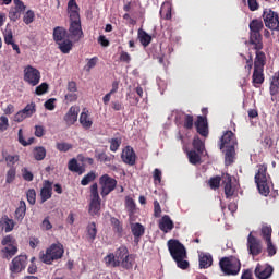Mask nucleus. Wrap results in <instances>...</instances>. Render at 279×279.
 I'll return each instance as SVG.
<instances>
[{"instance_id": "obj_1", "label": "nucleus", "mask_w": 279, "mask_h": 279, "mask_svg": "<svg viewBox=\"0 0 279 279\" xmlns=\"http://www.w3.org/2000/svg\"><path fill=\"white\" fill-rule=\"evenodd\" d=\"M265 24H263V20L254 19L248 24L250 29V38L248 44L253 46L255 51V59L250 54L248 59L243 56L244 60H246V64L244 66L246 73V80H250V75H252V68L265 69L267 64V54L263 52V48L265 45L263 44V32Z\"/></svg>"}, {"instance_id": "obj_2", "label": "nucleus", "mask_w": 279, "mask_h": 279, "mask_svg": "<svg viewBox=\"0 0 279 279\" xmlns=\"http://www.w3.org/2000/svg\"><path fill=\"white\" fill-rule=\"evenodd\" d=\"M167 246L171 258L177 263L179 269L186 270L191 267V264L186 260L189 258L186 246H184L180 240L170 239Z\"/></svg>"}, {"instance_id": "obj_3", "label": "nucleus", "mask_w": 279, "mask_h": 279, "mask_svg": "<svg viewBox=\"0 0 279 279\" xmlns=\"http://www.w3.org/2000/svg\"><path fill=\"white\" fill-rule=\"evenodd\" d=\"M219 267L225 276H239L241 271V260L234 256L222 257L219 260Z\"/></svg>"}, {"instance_id": "obj_4", "label": "nucleus", "mask_w": 279, "mask_h": 279, "mask_svg": "<svg viewBox=\"0 0 279 279\" xmlns=\"http://www.w3.org/2000/svg\"><path fill=\"white\" fill-rule=\"evenodd\" d=\"M257 168L258 170L255 173V184L257 185L260 195L267 197V195L271 193V190L269 189V183L267 182V165H258Z\"/></svg>"}, {"instance_id": "obj_5", "label": "nucleus", "mask_w": 279, "mask_h": 279, "mask_svg": "<svg viewBox=\"0 0 279 279\" xmlns=\"http://www.w3.org/2000/svg\"><path fill=\"white\" fill-rule=\"evenodd\" d=\"M64 256V245L61 243L52 244L46 250V253L40 254V260L45 265H52L53 260H60Z\"/></svg>"}, {"instance_id": "obj_6", "label": "nucleus", "mask_w": 279, "mask_h": 279, "mask_svg": "<svg viewBox=\"0 0 279 279\" xmlns=\"http://www.w3.org/2000/svg\"><path fill=\"white\" fill-rule=\"evenodd\" d=\"M90 197L89 215L92 217H99L101 213V198L99 197V185L97 183H93L90 186Z\"/></svg>"}, {"instance_id": "obj_7", "label": "nucleus", "mask_w": 279, "mask_h": 279, "mask_svg": "<svg viewBox=\"0 0 279 279\" xmlns=\"http://www.w3.org/2000/svg\"><path fill=\"white\" fill-rule=\"evenodd\" d=\"M263 21L265 27L271 32H279V14L271 9H265L263 12Z\"/></svg>"}, {"instance_id": "obj_8", "label": "nucleus", "mask_w": 279, "mask_h": 279, "mask_svg": "<svg viewBox=\"0 0 279 279\" xmlns=\"http://www.w3.org/2000/svg\"><path fill=\"white\" fill-rule=\"evenodd\" d=\"M69 36L74 43H80L84 38V31H82V19H70Z\"/></svg>"}, {"instance_id": "obj_9", "label": "nucleus", "mask_w": 279, "mask_h": 279, "mask_svg": "<svg viewBox=\"0 0 279 279\" xmlns=\"http://www.w3.org/2000/svg\"><path fill=\"white\" fill-rule=\"evenodd\" d=\"M23 73V80L26 82V84H29V86H38V84H40V70L32 65H26Z\"/></svg>"}, {"instance_id": "obj_10", "label": "nucleus", "mask_w": 279, "mask_h": 279, "mask_svg": "<svg viewBox=\"0 0 279 279\" xmlns=\"http://www.w3.org/2000/svg\"><path fill=\"white\" fill-rule=\"evenodd\" d=\"M99 184L101 186L100 195L106 197L117 189V181L108 174H104L99 179Z\"/></svg>"}, {"instance_id": "obj_11", "label": "nucleus", "mask_w": 279, "mask_h": 279, "mask_svg": "<svg viewBox=\"0 0 279 279\" xmlns=\"http://www.w3.org/2000/svg\"><path fill=\"white\" fill-rule=\"evenodd\" d=\"M247 250L248 254L255 258V256H259L263 254V244H260V240L256 239V236L252 235V233L247 236Z\"/></svg>"}, {"instance_id": "obj_12", "label": "nucleus", "mask_w": 279, "mask_h": 279, "mask_svg": "<svg viewBox=\"0 0 279 279\" xmlns=\"http://www.w3.org/2000/svg\"><path fill=\"white\" fill-rule=\"evenodd\" d=\"M27 267V255L14 257L9 266L11 274H21Z\"/></svg>"}, {"instance_id": "obj_13", "label": "nucleus", "mask_w": 279, "mask_h": 279, "mask_svg": "<svg viewBox=\"0 0 279 279\" xmlns=\"http://www.w3.org/2000/svg\"><path fill=\"white\" fill-rule=\"evenodd\" d=\"M15 7H12L9 11V19L13 23H16L21 19V14L27 9L22 0H13Z\"/></svg>"}, {"instance_id": "obj_14", "label": "nucleus", "mask_w": 279, "mask_h": 279, "mask_svg": "<svg viewBox=\"0 0 279 279\" xmlns=\"http://www.w3.org/2000/svg\"><path fill=\"white\" fill-rule=\"evenodd\" d=\"M274 274V267L269 264H257L254 270L255 278L269 279Z\"/></svg>"}, {"instance_id": "obj_15", "label": "nucleus", "mask_w": 279, "mask_h": 279, "mask_svg": "<svg viewBox=\"0 0 279 279\" xmlns=\"http://www.w3.org/2000/svg\"><path fill=\"white\" fill-rule=\"evenodd\" d=\"M121 159L124 165H129V167H134L136 165V151L132 146H125L121 154Z\"/></svg>"}, {"instance_id": "obj_16", "label": "nucleus", "mask_w": 279, "mask_h": 279, "mask_svg": "<svg viewBox=\"0 0 279 279\" xmlns=\"http://www.w3.org/2000/svg\"><path fill=\"white\" fill-rule=\"evenodd\" d=\"M222 185L225 189V195L227 199H230V197L234 196V193L236 192V187L234 184H232V175L229 173L222 174Z\"/></svg>"}, {"instance_id": "obj_17", "label": "nucleus", "mask_w": 279, "mask_h": 279, "mask_svg": "<svg viewBox=\"0 0 279 279\" xmlns=\"http://www.w3.org/2000/svg\"><path fill=\"white\" fill-rule=\"evenodd\" d=\"M236 145H238V142L234 133L232 131H226L220 138L219 148L223 149L227 147H236Z\"/></svg>"}, {"instance_id": "obj_18", "label": "nucleus", "mask_w": 279, "mask_h": 279, "mask_svg": "<svg viewBox=\"0 0 279 279\" xmlns=\"http://www.w3.org/2000/svg\"><path fill=\"white\" fill-rule=\"evenodd\" d=\"M53 195V182L49 180L44 181V186L40 190V203L45 204L48 199H51Z\"/></svg>"}, {"instance_id": "obj_19", "label": "nucleus", "mask_w": 279, "mask_h": 279, "mask_svg": "<svg viewBox=\"0 0 279 279\" xmlns=\"http://www.w3.org/2000/svg\"><path fill=\"white\" fill-rule=\"evenodd\" d=\"M194 125L196 128V132L204 136L205 138L208 136V120L206 119V116H198L197 121L194 122Z\"/></svg>"}, {"instance_id": "obj_20", "label": "nucleus", "mask_w": 279, "mask_h": 279, "mask_svg": "<svg viewBox=\"0 0 279 279\" xmlns=\"http://www.w3.org/2000/svg\"><path fill=\"white\" fill-rule=\"evenodd\" d=\"M265 82V68H254L252 84L254 88H260Z\"/></svg>"}, {"instance_id": "obj_21", "label": "nucleus", "mask_w": 279, "mask_h": 279, "mask_svg": "<svg viewBox=\"0 0 279 279\" xmlns=\"http://www.w3.org/2000/svg\"><path fill=\"white\" fill-rule=\"evenodd\" d=\"M175 228V225L173 223V220H171V217L169 215H165L159 220V230L163 232L165 234L171 232Z\"/></svg>"}, {"instance_id": "obj_22", "label": "nucleus", "mask_w": 279, "mask_h": 279, "mask_svg": "<svg viewBox=\"0 0 279 279\" xmlns=\"http://www.w3.org/2000/svg\"><path fill=\"white\" fill-rule=\"evenodd\" d=\"M52 36L56 45H58V43H62L63 40H66V38H69V31H66V28H64L63 26H56L53 28Z\"/></svg>"}, {"instance_id": "obj_23", "label": "nucleus", "mask_w": 279, "mask_h": 279, "mask_svg": "<svg viewBox=\"0 0 279 279\" xmlns=\"http://www.w3.org/2000/svg\"><path fill=\"white\" fill-rule=\"evenodd\" d=\"M77 114H80V107L72 106L63 118L66 125H75L77 121Z\"/></svg>"}, {"instance_id": "obj_24", "label": "nucleus", "mask_w": 279, "mask_h": 279, "mask_svg": "<svg viewBox=\"0 0 279 279\" xmlns=\"http://www.w3.org/2000/svg\"><path fill=\"white\" fill-rule=\"evenodd\" d=\"M27 214V204L25 201H20L19 207L15 209L14 219L17 223H23L25 215Z\"/></svg>"}, {"instance_id": "obj_25", "label": "nucleus", "mask_w": 279, "mask_h": 279, "mask_svg": "<svg viewBox=\"0 0 279 279\" xmlns=\"http://www.w3.org/2000/svg\"><path fill=\"white\" fill-rule=\"evenodd\" d=\"M199 269L213 267V255L210 253H201L198 255Z\"/></svg>"}, {"instance_id": "obj_26", "label": "nucleus", "mask_w": 279, "mask_h": 279, "mask_svg": "<svg viewBox=\"0 0 279 279\" xmlns=\"http://www.w3.org/2000/svg\"><path fill=\"white\" fill-rule=\"evenodd\" d=\"M80 123L84 130H90L93 128V120L87 109H83L80 116Z\"/></svg>"}, {"instance_id": "obj_27", "label": "nucleus", "mask_w": 279, "mask_h": 279, "mask_svg": "<svg viewBox=\"0 0 279 279\" xmlns=\"http://www.w3.org/2000/svg\"><path fill=\"white\" fill-rule=\"evenodd\" d=\"M2 258H5V260H10V258H13V256H16L19 253V246L10 244L9 246H4L1 248Z\"/></svg>"}, {"instance_id": "obj_28", "label": "nucleus", "mask_w": 279, "mask_h": 279, "mask_svg": "<svg viewBox=\"0 0 279 279\" xmlns=\"http://www.w3.org/2000/svg\"><path fill=\"white\" fill-rule=\"evenodd\" d=\"M0 226L4 232H12V230H14V226H16V222L12 218L8 217V215H4L0 219Z\"/></svg>"}, {"instance_id": "obj_29", "label": "nucleus", "mask_w": 279, "mask_h": 279, "mask_svg": "<svg viewBox=\"0 0 279 279\" xmlns=\"http://www.w3.org/2000/svg\"><path fill=\"white\" fill-rule=\"evenodd\" d=\"M68 13L70 14V20L71 19H81L80 17V5H77V1L69 0Z\"/></svg>"}, {"instance_id": "obj_30", "label": "nucleus", "mask_w": 279, "mask_h": 279, "mask_svg": "<svg viewBox=\"0 0 279 279\" xmlns=\"http://www.w3.org/2000/svg\"><path fill=\"white\" fill-rule=\"evenodd\" d=\"M69 171H72V173H78V175H82L86 169L77 162V159L73 158L68 163Z\"/></svg>"}, {"instance_id": "obj_31", "label": "nucleus", "mask_w": 279, "mask_h": 279, "mask_svg": "<svg viewBox=\"0 0 279 279\" xmlns=\"http://www.w3.org/2000/svg\"><path fill=\"white\" fill-rule=\"evenodd\" d=\"M57 45L61 53H71L73 49V40L71 39H64L63 41H60Z\"/></svg>"}, {"instance_id": "obj_32", "label": "nucleus", "mask_w": 279, "mask_h": 279, "mask_svg": "<svg viewBox=\"0 0 279 279\" xmlns=\"http://www.w3.org/2000/svg\"><path fill=\"white\" fill-rule=\"evenodd\" d=\"M106 267H121V262L117 260L114 253H109L104 258Z\"/></svg>"}, {"instance_id": "obj_33", "label": "nucleus", "mask_w": 279, "mask_h": 279, "mask_svg": "<svg viewBox=\"0 0 279 279\" xmlns=\"http://www.w3.org/2000/svg\"><path fill=\"white\" fill-rule=\"evenodd\" d=\"M120 267H122V269H126L128 271H130V269H133L134 267V255L129 254L126 255L122 262H120Z\"/></svg>"}, {"instance_id": "obj_34", "label": "nucleus", "mask_w": 279, "mask_h": 279, "mask_svg": "<svg viewBox=\"0 0 279 279\" xmlns=\"http://www.w3.org/2000/svg\"><path fill=\"white\" fill-rule=\"evenodd\" d=\"M2 34L5 45H13L14 34L12 33V26L10 24H7L5 29L3 31Z\"/></svg>"}, {"instance_id": "obj_35", "label": "nucleus", "mask_w": 279, "mask_h": 279, "mask_svg": "<svg viewBox=\"0 0 279 279\" xmlns=\"http://www.w3.org/2000/svg\"><path fill=\"white\" fill-rule=\"evenodd\" d=\"M226 149L227 150L225 153V165L227 167H230V165L234 162V154H235L234 146L227 147Z\"/></svg>"}, {"instance_id": "obj_36", "label": "nucleus", "mask_w": 279, "mask_h": 279, "mask_svg": "<svg viewBox=\"0 0 279 279\" xmlns=\"http://www.w3.org/2000/svg\"><path fill=\"white\" fill-rule=\"evenodd\" d=\"M138 38H140V43H141V45H143V47H149V45L151 44V36L143 29L138 31Z\"/></svg>"}, {"instance_id": "obj_37", "label": "nucleus", "mask_w": 279, "mask_h": 279, "mask_svg": "<svg viewBox=\"0 0 279 279\" xmlns=\"http://www.w3.org/2000/svg\"><path fill=\"white\" fill-rule=\"evenodd\" d=\"M33 156L35 160H45V158L47 157V149H45V147L43 146H37L33 150Z\"/></svg>"}, {"instance_id": "obj_38", "label": "nucleus", "mask_w": 279, "mask_h": 279, "mask_svg": "<svg viewBox=\"0 0 279 279\" xmlns=\"http://www.w3.org/2000/svg\"><path fill=\"white\" fill-rule=\"evenodd\" d=\"M113 255L116 256V260H119L120 263L130 255V251L126 248V246H120Z\"/></svg>"}, {"instance_id": "obj_39", "label": "nucleus", "mask_w": 279, "mask_h": 279, "mask_svg": "<svg viewBox=\"0 0 279 279\" xmlns=\"http://www.w3.org/2000/svg\"><path fill=\"white\" fill-rule=\"evenodd\" d=\"M131 232L133 236H143L145 234V227L141 222L131 225Z\"/></svg>"}, {"instance_id": "obj_40", "label": "nucleus", "mask_w": 279, "mask_h": 279, "mask_svg": "<svg viewBox=\"0 0 279 279\" xmlns=\"http://www.w3.org/2000/svg\"><path fill=\"white\" fill-rule=\"evenodd\" d=\"M87 236L88 240L93 243L95 239H97V225L95 222H90L87 228Z\"/></svg>"}, {"instance_id": "obj_41", "label": "nucleus", "mask_w": 279, "mask_h": 279, "mask_svg": "<svg viewBox=\"0 0 279 279\" xmlns=\"http://www.w3.org/2000/svg\"><path fill=\"white\" fill-rule=\"evenodd\" d=\"M22 112L24 116H26V119H31V117H34L36 114V102H31L22 109Z\"/></svg>"}, {"instance_id": "obj_42", "label": "nucleus", "mask_w": 279, "mask_h": 279, "mask_svg": "<svg viewBox=\"0 0 279 279\" xmlns=\"http://www.w3.org/2000/svg\"><path fill=\"white\" fill-rule=\"evenodd\" d=\"M192 145L198 154H204V149H206V147L199 136H194Z\"/></svg>"}, {"instance_id": "obj_43", "label": "nucleus", "mask_w": 279, "mask_h": 279, "mask_svg": "<svg viewBox=\"0 0 279 279\" xmlns=\"http://www.w3.org/2000/svg\"><path fill=\"white\" fill-rule=\"evenodd\" d=\"M195 125V119L193 116L189 113H184L183 116V128L184 130H191Z\"/></svg>"}, {"instance_id": "obj_44", "label": "nucleus", "mask_w": 279, "mask_h": 279, "mask_svg": "<svg viewBox=\"0 0 279 279\" xmlns=\"http://www.w3.org/2000/svg\"><path fill=\"white\" fill-rule=\"evenodd\" d=\"M96 179L97 174L95 173V171H90L89 173L83 177V179L81 180V185L88 186V184H90V182H95Z\"/></svg>"}, {"instance_id": "obj_45", "label": "nucleus", "mask_w": 279, "mask_h": 279, "mask_svg": "<svg viewBox=\"0 0 279 279\" xmlns=\"http://www.w3.org/2000/svg\"><path fill=\"white\" fill-rule=\"evenodd\" d=\"M111 225L113 226V231L121 236L123 234V225L117 218H111Z\"/></svg>"}, {"instance_id": "obj_46", "label": "nucleus", "mask_w": 279, "mask_h": 279, "mask_svg": "<svg viewBox=\"0 0 279 279\" xmlns=\"http://www.w3.org/2000/svg\"><path fill=\"white\" fill-rule=\"evenodd\" d=\"M208 184L213 191H217L221 186V177L216 175L210 178Z\"/></svg>"}, {"instance_id": "obj_47", "label": "nucleus", "mask_w": 279, "mask_h": 279, "mask_svg": "<svg viewBox=\"0 0 279 279\" xmlns=\"http://www.w3.org/2000/svg\"><path fill=\"white\" fill-rule=\"evenodd\" d=\"M187 157H189V160H190L191 165H197L202 160V157L195 150H190L187 153Z\"/></svg>"}, {"instance_id": "obj_48", "label": "nucleus", "mask_w": 279, "mask_h": 279, "mask_svg": "<svg viewBox=\"0 0 279 279\" xmlns=\"http://www.w3.org/2000/svg\"><path fill=\"white\" fill-rule=\"evenodd\" d=\"M16 180V168L11 167L8 172H7V179L5 182L7 184H12Z\"/></svg>"}, {"instance_id": "obj_49", "label": "nucleus", "mask_w": 279, "mask_h": 279, "mask_svg": "<svg viewBox=\"0 0 279 279\" xmlns=\"http://www.w3.org/2000/svg\"><path fill=\"white\" fill-rule=\"evenodd\" d=\"M34 19H36V14L33 10H28L23 16V22L25 25H31V23H34Z\"/></svg>"}, {"instance_id": "obj_50", "label": "nucleus", "mask_w": 279, "mask_h": 279, "mask_svg": "<svg viewBox=\"0 0 279 279\" xmlns=\"http://www.w3.org/2000/svg\"><path fill=\"white\" fill-rule=\"evenodd\" d=\"M271 232L272 229L270 226H263L262 227V236L266 240V242L271 241Z\"/></svg>"}, {"instance_id": "obj_51", "label": "nucleus", "mask_w": 279, "mask_h": 279, "mask_svg": "<svg viewBox=\"0 0 279 279\" xmlns=\"http://www.w3.org/2000/svg\"><path fill=\"white\" fill-rule=\"evenodd\" d=\"M26 197H27L28 204H31V206H34V204H36V190L29 189L26 192Z\"/></svg>"}, {"instance_id": "obj_52", "label": "nucleus", "mask_w": 279, "mask_h": 279, "mask_svg": "<svg viewBox=\"0 0 279 279\" xmlns=\"http://www.w3.org/2000/svg\"><path fill=\"white\" fill-rule=\"evenodd\" d=\"M96 158L100 162H112V160H114V155L108 156L106 153H100L96 156Z\"/></svg>"}, {"instance_id": "obj_53", "label": "nucleus", "mask_w": 279, "mask_h": 279, "mask_svg": "<svg viewBox=\"0 0 279 279\" xmlns=\"http://www.w3.org/2000/svg\"><path fill=\"white\" fill-rule=\"evenodd\" d=\"M1 245H4V246L16 245V239H14V236L12 235H5L1 240Z\"/></svg>"}, {"instance_id": "obj_54", "label": "nucleus", "mask_w": 279, "mask_h": 279, "mask_svg": "<svg viewBox=\"0 0 279 279\" xmlns=\"http://www.w3.org/2000/svg\"><path fill=\"white\" fill-rule=\"evenodd\" d=\"M22 178L26 182H32L34 181V173H32L27 168H22Z\"/></svg>"}, {"instance_id": "obj_55", "label": "nucleus", "mask_w": 279, "mask_h": 279, "mask_svg": "<svg viewBox=\"0 0 279 279\" xmlns=\"http://www.w3.org/2000/svg\"><path fill=\"white\" fill-rule=\"evenodd\" d=\"M110 143V151H119V147H121V140L119 138H111Z\"/></svg>"}, {"instance_id": "obj_56", "label": "nucleus", "mask_w": 279, "mask_h": 279, "mask_svg": "<svg viewBox=\"0 0 279 279\" xmlns=\"http://www.w3.org/2000/svg\"><path fill=\"white\" fill-rule=\"evenodd\" d=\"M98 60H99V58H97V57L89 59L87 64L84 66V70L87 72H90L92 69H95V66H97Z\"/></svg>"}, {"instance_id": "obj_57", "label": "nucleus", "mask_w": 279, "mask_h": 279, "mask_svg": "<svg viewBox=\"0 0 279 279\" xmlns=\"http://www.w3.org/2000/svg\"><path fill=\"white\" fill-rule=\"evenodd\" d=\"M161 215L162 207H160V203L158 201H154V217H156V219H160Z\"/></svg>"}, {"instance_id": "obj_58", "label": "nucleus", "mask_w": 279, "mask_h": 279, "mask_svg": "<svg viewBox=\"0 0 279 279\" xmlns=\"http://www.w3.org/2000/svg\"><path fill=\"white\" fill-rule=\"evenodd\" d=\"M10 128V122L8 120V117L2 116L0 117V132H5Z\"/></svg>"}, {"instance_id": "obj_59", "label": "nucleus", "mask_w": 279, "mask_h": 279, "mask_svg": "<svg viewBox=\"0 0 279 279\" xmlns=\"http://www.w3.org/2000/svg\"><path fill=\"white\" fill-rule=\"evenodd\" d=\"M49 90V84L41 83L39 86L36 87L35 93L36 95H45Z\"/></svg>"}, {"instance_id": "obj_60", "label": "nucleus", "mask_w": 279, "mask_h": 279, "mask_svg": "<svg viewBox=\"0 0 279 279\" xmlns=\"http://www.w3.org/2000/svg\"><path fill=\"white\" fill-rule=\"evenodd\" d=\"M73 148V145L69 144V143H57V149L58 151H63V153H66L69 151V149H72Z\"/></svg>"}, {"instance_id": "obj_61", "label": "nucleus", "mask_w": 279, "mask_h": 279, "mask_svg": "<svg viewBox=\"0 0 279 279\" xmlns=\"http://www.w3.org/2000/svg\"><path fill=\"white\" fill-rule=\"evenodd\" d=\"M25 119H27V116L24 114L22 110L17 111L13 117V121H15V123H23Z\"/></svg>"}, {"instance_id": "obj_62", "label": "nucleus", "mask_w": 279, "mask_h": 279, "mask_svg": "<svg viewBox=\"0 0 279 279\" xmlns=\"http://www.w3.org/2000/svg\"><path fill=\"white\" fill-rule=\"evenodd\" d=\"M111 108L116 112H119L121 110H124L125 107L123 106V102H121L119 100H113V101H111Z\"/></svg>"}, {"instance_id": "obj_63", "label": "nucleus", "mask_w": 279, "mask_h": 279, "mask_svg": "<svg viewBox=\"0 0 279 279\" xmlns=\"http://www.w3.org/2000/svg\"><path fill=\"white\" fill-rule=\"evenodd\" d=\"M120 62H125V64H130V62H132V57L126 51H121Z\"/></svg>"}, {"instance_id": "obj_64", "label": "nucleus", "mask_w": 279, "mask_h": 279, "mask_svg": "<svg viewBox=\"0 0 279 279\" xmlns=\"http://www.w3.org/2000/svg\"><path fill=\"white\" fill-rule=\"evenodd\" d=\"M51 228H53V225H51L49 216H47L41 222V230H51Z\"/></svg>"}]
</instances>
